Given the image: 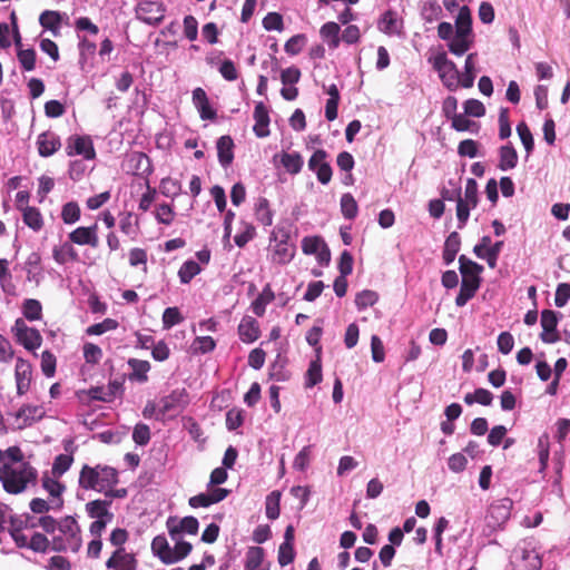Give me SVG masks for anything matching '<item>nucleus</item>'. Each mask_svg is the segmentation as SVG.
I'll return each instance as SVG.
<instances>
[{
	"instance_id": "obj_13",
	"label": "nucleus",
	"mask_w": 570,
	"mask_h": 570,
	"mask_svg": "<svg viewBox=\"0 0 570 570\" xmlns=\"http://www.w3.org/2000/svg\"><path fill=\"white\" fill-rule=\"evenodd\" d=\"M14 377L17 384V394L23 395L28 392L32 377L31 364L22 357L17 358Z\"/></svg>"
},
{
	"instance_id": "obj_64",
	"label": "nucleus",
	"mask_w": 570,
	"mask_h": 570,
	"mask_svg": "<svg viewBox=\"0 0 570 570\" xmlns=\"http://www.w3.org/2000/svg\"><path fill=\"white\" fill-rule=\"evenodd\" d=\"M50 548V541L48 540V538L40 533V532H35L32 535H31V539L29 541V549L35 551V552H39V553H46Z\"/></svg>"
},
{
	"instance_id": "obj_46",
	"label": "nucleus",
	"mask_w": 570,
	"mask_h": 570,
	"mask_svg": "<svg viewBox=\"0 0 570 570\" xmlns=\"http://www.w3.org/2000/svg\"><path fill=\"white\" fill-rule=\"evenodd\" d=\"M340 205L344 218L352 220L357 216L358 206L352 194H343L341 197Z\"/></svg>"
},
{
	"instance_id": "obj_34",
	"label": "nucleus",
	"mask_w": 570,
	"mask_h": 570,
	"mask_svg": "<svg viewBox=\"0 0 570 570\" xmlns=\"http://www.w3.org/2000/svg\"><path fill=\"white\" fill-rule=\"evenodd\" d=\"M52 257L58 264L63 265L67 261L77 262L78 253L70 243H63L53 247Z\"/></svg>"
},
{
	"instance_id": "obj_21",
	"label": "nucleus",
	"mask_w": 570,
	"mask_h": 570,
	"mask_svg": "<svg viewBox=\"0 0 570 570\" xmlns=\"http://www.w3.org/2000/svg\"><path fill=\"white\" fill-rule=\"evenodd\" d=\"M45 412L41 406L38 405H23L14 414L17 420H22V424L18 429L30 426L33 422L39 421L43 417Z\"/></svg>"
},
{
	"instance_id": "obj_10",
	"label": "nucleus",
	"mask_w": 570,
	"mask_h": 570,
	"mask_svg": "<svg viewBox=\"0 0 570 570\" xmlns=\"http://www.w3.org/2000/svg\"><path fill=\"white\" fill-rule=\"evenodd\" d=\"M512 505L513 502L509 498H503L493 502L490 505L487 515L489 525L494 528L501 527L503 523H505L510 519Z\"/></svg>"
},
{
	"instance_id": "obj_28",
	"label": "nucleus",
	"mask_w": 570,
	"mask_h": 570,
	"mask_svg": "<svg viewBox=\"0 0 570 570\" xmlns=\"http://www.w3.org/2000/svg\"><path fill=\"white\" fill-rule=\"evenodd\" d=\"M455 32L453 38L448 42V48L454 56L461 57L470 50L473 45V37Z\"/></svg>"
},
{
	"instance_id": "obj_38",
	"label": "nucleus",
	"mask_w": 570,
	"mask_h": 570,
	"mask_svg": "<svg viewBox=\"0 0 570 570\" xmlns=\"http://www.w3.org/2000/svg\"><path fill=\"white\" fill-rule=\"evenodd\" d=\"M42 488L49 492V494L53 498H58L59 502L57 504L58 509H61L63 505V500L61 499L62 493L66 490L65 484L61 482L50 478L47 473L42 476Z\"/></svg>"
},
{
	"instance_id": "obj_5",
	"label": "nucleus",
	"mask_w": 570,
	"mask_h": 570,
	"mask_svg": "<svg viewBox=\"0 0 570 570\" xmlns=\"http://www.w3.org/2000/svg\"><path fill=\"white\" fill-rule=\"evenodd\" d=\"M11 332L16 341L28 351L33 352L41 346L42 336L40 332L35 327H29L22 318L16 320Z\"/></svg>"
},
{
	"instance_id": "obj_41",
	"label": "nucleus",
	"mask_w": 570,
	"mask_h": 570,
	"mask_svg": "<svg viewBox=\"0 0 570 570\" xmlns=\"http://www.w3.org/2000/svg\"><path fill=\"white\" fill-rule=\"evenodd\" d=\"M200 272L202 267L199 264L193 259H188L180 266L178 277L181 284H189Z\"/></svg>"
},
{
	"instance_id": "obj_53",
	"label": "nucleus",
	"mask_w": 570,
	"mask_h": 570,
	"mask_svg": "<svg viewBox=\"0 0 570 570\" xmlns=\"http://www.w3.org/2000/svg\"><path fill=\"white\" fill-rule=\"evenodd\" d=\"M58 529L62 534L68 535L71 539H77L80 533V528L76 519L71 515H67L58 522Z\"/></svg>"
},
{
	"instance_id": "obj_23",
	"label": "nucleus",
	"mask_w": 570,
	"mask_h": 570,
	"mask_svg": "<svg viewBox=\"0 0 570 570\" xmlns=\"http://www.w3.org/2000/svg\"><path fill=\"white\" fill-rule=\"evenodd\" d=\"M63 18L68 19L67 13L65 12L45 10L39 17V23L41 27L57 36Z\"/></svg>"
},
{
	"instance_id": "obj_47",
	"label": "nucleus",
	"mask_w": 570,
	"mask_h": 570,
	"mask_svg": "<svg viewBox=\"0 0 570 570\" xmlns=\"http://www.w3.org/2000/svg\"><path fill=\"white\" fill-rule=\"evenodd\" d=\"M279 503H281V492L275 490L272 491L267 497L265 501V508H266V517L269 520H276L279 517Z\"/></svg>"
},
{
	"instance_id": "obj_50",
	"label": "nucleus",
	"mask_w": 570,
	"mask_h": 570,
	"mask_svg": "<svg viewBox=\"0 0 570 570\" xmlns=\"http://www.w3.org/2000/svg\"><path fill=\"white\" fill-rule=\"evenodd\" d=\"M269 379L276 382H285L289 380V373L285 368V361L281 360V355H277L276 360L269 367Z\"/></svg>"
},
{
	"instance_id": "obj_29",
	"label": "nucleus",
	"mask_w": 570,
	"mask_h": 570,
	"mask_svg": "<svg viewBox=\"0 0 570 570\" xmlns=\"http://www.w3.org/2000/svg\"><path fill=\"white\" fill-rule=\"evenodd\" d=\"M455 32H462L461 35L474 38L472 30V16L469 7L466 6L461 7L459 10L455 19Z\"/></svg>"
},
{
	"instance_id": "obj_56",
	"label": "nucleus",
	"mask_w": 570,
	"mask_h": 570,
	"mask_svg": "<svg viewBox=\"0 0 570 570\" xmlns=\"http://www.w3.org/2000/svg\"><path fill=\"white\" fill-rule=\"evenodd\" d=\"M275 255L278 257L279 264H287L289 263L294 257V247L288 245V242L286 239H279L278 242H275Z\"/></svg>"
},
{
	"instance_id": "obj_27",
	"label": "nucleus",
	"mask_w": 570,
	"mask_h": 570,
	"mask_svg": "<svg viewBox=\"0 0 570 570\" xmlns=\"http://www.w3.org/2000/svg\"><path fill=\"white\" fill-rule=\"evenodd\" d=\"M461 247V237L458 232H452L446 237L443 247L442 258L445 265H450L454 262Z\"/></svg>"
},
{
	"instance_id": "obj_20",
	"label": "nucleus",
	"mask_w": 570,
	"mask_h": 570,
	"mask_svg": "<svg viewBox=\"0 0 570 570\" xmlns=\"http://www.w3.org/2000/svg\"><path fill=\"white\" fill-rule=\"evenodd\" d=\"M131 372L128 374L130 382L146 383L148 381V372L150 371V363L148 361L129 358L127 361Z\"/></svg>"
},
{
	"instance_id": "obj_59",
	"label": "nucleus",
	"mask_w": 570,
	"mask_h": 570,
	"mask_svg": "<svg viewBox=\"0 0 570 570\" xmlns=\"http://www.w3.org/2000/svg\"><path fill=\"white\" fill-rule=\"evenodd\" d=\"M306 41L307 38L304 33L295 35L285 42L284 49L288 55L296 56L302 51Z\"/></svg>"
},
{
	"instance_id": "obj_11",
	"label": "nucleus",
	"mask_w": 570,
	"mask_h": 570,
	"mask_svg": "<svg viewBox=\"0 0 570 570\" xmlns=\"http://www.w3.org/2000/svg\"><path fill=\"white\" fill-rule=\"evenodd\" d=\"M167 529L170 539H179L183 533L196 534L199 529L198 520L193 517H184L179 522H176L174 518L167 520Z\"/></svg>"
},
{
	"instance_id": "obj_58",
	"label": "nucleus",
	"mask_w": 570,
	"mask_h": 570,
	"mask_svg": "<svg viewBox=\"0 0 570 570\" xmlns=\"http://www.w3.org/2000/svg\"><path fill=\"white\" fill-rule=\"evenodd\" d=\"M451 127L459 131V132H462V131H471V132H474L478 130V126H476V122L473 121V120H470L465 117L464 114H459L458 116H455L453 119H452V124H451Z\"/></svg>"
},
{
	"instance_id": "obj_48",
	"label": "nucleus",
	"mask_w": 570,
	"mask_h": 570,
	"mask_svg": "<svg viewBox=\"0 0 570 570\" xmlns=\"http://www.w3.org/2000/svg\"><path fill=\"white\" fill-rule=\"evenodd\" d=\"M40 262H41V257H40V254L37 253V252H32L27 261H26V266H27V279L29 282H36L37 284L39 283V276H40Z\"/></svg>"
},
{
	"instance_id": "obj_37",
	"label": "nucleus",
	"mask_w": 570,
	"mask_h": 570,
	"mask_svg": "<svg viewBox=\"0 0 570 570\" xmlns=\"http://www.w3.org/2000/svg\"><path fill=\"white\" fill-rule=\"evenodd\" d=\"M323 380L321 360H312L305 373V387L311 389L321 383Z\"/></svg>"
},
{
	"instance_id": "obj_14",
	"label": "nucleus",
	"mask_w": 570,
	"mask_h": 570,
	"mask_svg": "<svg viewBox=\"0 0 570 570\" xmlns=\"http://www.w3.org/2000/svg\"><path fill=\"white\" fill-rule=\"evenodd\" d=\"M377 28L387 36H401L403 30V20L397 17V12L389 9L377 21Z\"/></svg>"
},
{
	"instance_id": "obj_8",
	"label": "nucleus",
	"mask_w": 570,
	"mask_h": 570,
	"mask_svg": "<svg viewBox=\"0 0 570 570\" xmlns=\"http://www.w3.org/2000/svg\"><path fill=\"white\" fill-rule=\"evenodd\" d=\"M188 403L186 389H176L160 399L158 413L165 415L170 412L183 411Z\"/></svg>"
},
{
	"instance_id": "obj_12",
	"label": "nucleus",
	"mask_w": 570,
	"mask_h": 570,
	"mask_svg": "<svg viewBox=\"0 0 570 570\" xmlns=\"http://www.w3.org/2000/svg\"><path fill=\"white\" fill-rule=\"evenodd\" d=\"M97 229V224L87 227L80 226L69 233L68 237L72 244L80 246L88 245L96 248L99 245Z\"/></svg>"
},
{
	"instance_id": "obj_4",
	"label": "nucleus",
	"mask_w": 570,
	"mask_h": 570,
	"mask_svg": "<svg viewBox=\"0 0 570 570\" xmlns=\"http://www.w3.org/2000/svg\"><path fill=\"white\" fill-rule=\"evenodd\" d=\"M434 70L439 73L442 83L451 91L460 85V72L456 65L450 60L444 51L439 52L432 60Z\"/></svg>"
},
{
	"instance_id": "obj_3",
	"label": "nucleus",
	"mask_w": 570,
	"mask_h": 570,
	"mask_svg": "<svg viewBox=\"0 0 570 570\" xmlns=\"http://www.w3.org/2000/svg\"><path fill=\"white\" fill-rule=\"evenodd\" d=\"M513 570H541L542 560L537 550V541L527 538L517 543L510 554Z\"/></svg>"
},
{
	"instance_id": "obj_62",
	"label": "nucleus",
	"mask_w": 570,
	"mask_h": 570,
	"mask_svg": "<svg viewBox=\"0 0 570 570\" xmlns=\"http://www.w3.org/2000/svg\"><path fill=\"white\" fill-rule=\"evenodd\" d=\"M57 360L53 353L46 350L41 354V371L46 377H52L56 373Z\"/></svg>"
},
{
	"instance_id": "obj_55",
	"label": "nucleus",
	"mask_w": 570,
	"mask_h": 570,
	"mask_svg": "<svg viewBox=\"0 0 570 570\" xmlns=\"http://www.w3.org/2000/svg\"><path fill=\"white\" fill-rule=\"evenodd\" d=\"M80 218V207L76 202L66 203L62 206L61 210V219L65 224L71 225L79 220Z\"/></svg>"
},
{
	"instance_id": "obj_40",
	"label": "nucleus",
	"mask_w": 570,
	"mask_h": 570,
	"mask_svg": "<svg viewBox=\"0 0 570 570\" xmlns=\"http://www.w3.org/2000/svg\"><path fill=\"white\" fill-rule=\"evenodd\" d=\"M22 315L26 320L39 321L42 317V305L36 298H26L22 303Z\"/></svg>"
},
{
	"instance_id": "obj_57",
	"label": "nucleus",
	"mask_w": 570,
	"mask_h": 570,
	"mask_svg": "<svg viewBox=\"0 0 570 570\" xmlns=\"http://www.w3.org/2000/svg\"><path fill=\"white\" fill-rule=\"evenodd\" d=\"M159 189L164 196L175 198L181 193V185L178 180L166 177L161 179Z\"/></svg>"
},
{
	"instance_id": "obj_25",
	"label": "nucleus",
	"mask_w": 570,
	"mask_h": 570,
	"mask_svg": "<svg viewBox=\"0 0 570 570\" xmlns=\"http://www.w3.org/2000/svg\"><path fill=\"white\" fill-rule=\"evenodd\" d=\"M499 158L498 168L502 171L513 169L518 165V153L511 142L500 147Z\"/></svg>"
},
{
	"instance_id": "obj_19",
	"label": "nucleus",
	"mask_w": 570,
	"mask_h": 570,
	"mask_svg": "<svg viewBox=\"0 0 570 570\" xmlns=\"http://www.w3.org/2000/svg\"><path fill=\"white\" fill-rule=\"evenodd\" d=\"M234 140L230 136H220L216 141L217 157L222 167L227 168L234 160Z\"/></svg>"
},
{
	"instance_id": "obj_35",
	"label": "nucleus",
	"mask_w": 570,
	"mask_h": 570,
	"mask_svg": "<svg viewBox=\"0 0 570 570\" xmlns=\"http://www.w3.org/2000/svg\"><path fill=\"white\" fill-rule=\"evenodd\" d=\"M175 541V548L171 549V553H169V557L167 561H169V564L177 563L185 559L193 550L191 543L188 541L183 540L180 537L179 539H171Z\"/></svg>"
},
{
	"instance_id": "obj_60",
	"label": "nucleus",
	"mask_w": 570,
	"mask_h": 570,
	"mask_svg": "<svg viewBox=\"0 0 570 570\" xmlns=\"http://www.w3.org/2000/svg\"><path fill=\"white\" fill-rule=\"evenodd\" d=\"M132 440L139 446H145L150 441V429L145 423H137L132 431Z\"/></svg>"
},
{
	"instance_id": "obj_24",
	"label": "nucleus",
	"mask_w": 570,
	"mask_h": 570,
	"mask_svg": "<svg viewBox=\"0 0 570 570\" xmlns=\"http://www.w3.org/2000/svg\"><path fill=\"white\" fill-rule=\"evenodd\" d=\"M110 504L111 501L97 499L86 504V511L92 519H106L107 521H111L114 513L109 511Z\"/></svg>"
},
{
	"instance_id": "obj_63",
	"label": "nucleus",
	"mask_w": 570,
	"mask_h": 570,
	"mask_svg": "<svg viewBox=\"0 0 570 570\" xmlns=\"http://www.w3.org/2000/svg\"><path fill=\"white\" fill-rule=\"evenodd\" d=\"M184 317L181 316L178 307H167L163 313V326L166 330L181 323Z\"/></svg>"
},
{
	"instance_id": "obj_6",
	"label": "nucleus",
	"mask_w": 570,
	"mask_h": 570,
	"mask_svg": "<svg viewBox=\"0 0 570 570\" xmlns=\"http://www.w3.org/2000/svg\"><path fill=\"white\" fill-rule=\"evenodd\" d=\"M562 314L560 312L553 309H543L541 312V326L542 332L540 334V340L547 344H553L561 340V335L558 332V323Z\"/></svg>"
},
{
	"instance_id": "obj_42",
	"label": "nucleus",
	"mask_w": 570,
	"mask_h": 570,
	"mask_svg": "<svg viewBox=\"0 0 570 570\" xmlns=\"http://www.w3.org/2000/svg\"><path fill=\"white\" fill-rule=\"evenodd\" d=\"M22 218L23 223L35 232L40 230L43 226L42 216L37 207L27 206L23 208Z\"/></svg>"
},
{
	"instance_id": "obj_33",
	"label": "nucleus",
	"mask_w": 570,
	"mask_h": 570,
	"mask_svg": "<svg viewBox=\"0 0 570 570\" xmlns=\"http://www.w3.org/2000/svg\"><path fill=\"white\" fill-rule=\"evenodd\" d=\"M98 473L100 488L99 492L104 491L106 488H114L118 482V471L109 465L98 464Z\"/></svg>"
},
{
	"instance_id": "obj_49",
	"label": "nucleus",
	"mask_w": 570,
	"mask_h": 570,
	"mask_svg": "<svg viewBox=\"0 0 570 570\" xmlns=\"http://www.w3.org/2000/svg\"><path fill=\"white\" fill-rule=\"evenodd\" d=\"M379 301V294L372 289H363L355 296V305L358 311L373 306Z\"/></svg>"
},
{
	"instance_id": "obj_52",
	"label": "nucleus",
	"mask_w": 570,
	"mask_h": 570,
	"mask_svg": "<svg viewBox=\"0 0 570 570\" xmlns=\"http://www.w3.org/2000/svg\"><path fill=\"white\" fill-rule=\"evenodd\" d=\"M17 57L24 71H32L36 68V50L33 48L18 49Z\"/></svg>"
},
{
	"instance_id": "obj_45",
	"label": "nucleus",
	"mask_w": 570,
	"mask_h": 570,
	"mask_svg": "<svg viewBox=\"0 0 570 570\" xmlns=\"http://www.w3.org/2000/svg\"><path fill=\"white\" fill-rule=\"evenodd\" d=\"M255 212L258 222L264 226H271L273 224V212L269 208V202L267 198H258L255 205Z\"/></svg>"
},
{
	"instance_id": "obj_39",
	"label": "nucleus",
	"mask_w": 570,
	"mask_h": 570,
	"mask_svg": "<svg viewBox=\"0 0 570 570\" xmlns=\"http://www.w3.org/2000/svg\"><path fill=\"white\" fill-rule=\"evenodd\" d=\"M265 558V551L261 547H249L244 562L245 570H258Z\"/></svg>"
},
{
	"instance_id": "obj_32",
	"label": "nucleus",
	"mask_w": 570,
	"mask_h": 570,
	"mask_svg": "<svg viewBox=\"0 0 570 570\" xmlns=\"http://www.w3.org/2000/svg\"><path fill=\"white\" fill-rule=\"evenodd\" d=\"M151 552L155 557H157L163 563L169 564L167 561L169 553H171V548L164 534L156 535L151 541Z\"/></svg>"
},
{
	"instance_id": "obj_51",
	"label": "nucleus",
	"mask_w": 570,
	"mask_h": 570,
	"mask_svg": "<svg viewBox=\"0 0 570 570\" xmlns=\"http://www.w3.org/2000/svg\"><path fill=\"white\" fill-rule=\"evenodd\" d=\"M421 14L426 22H433L442 16V8L436 0H428L422 6Z\"/></svg>"
},
{
	"instance_id": "obj_22",
	"label": "nucleus",
	"mask_w": 570,
	"mask_h": 570,
	"mask_svg": "<svg viewBox=\"0 0 570 570\" xmlns=\"http://www.w3.org/2000/svg\"><path fill=\"white\" fill-rule=\"evenodd\" d=\"M134 174L147 178L153 173V164L150 158L142 151H135L129 159Z\"/></svg>"
},
{
	"instance_id": "obj_1",
	"label": "nucleus",
	"mask_w": 570,
	"mask_h": 570,
	"mask_svg": "<svg viewBox=\"0 0 570 570\" xmlns=\"http://www.w3.org/2000/svg\"><path fill=\"white\" fill-rule=\"evenodd\" d=\"M38 471L29 462H22L19 466L9 463L0 465V482L9 494H20L29 485H36Z\"/></svg>"
},
{
	"instance_id": "obj_9",
	"label": "nucleus",
	"mask_w": 570,
	"mask_h": 570,
	"mask_svg": "<svg viewBox=\"0 0 570 570\" xmlns=\"http://www.w3.org/2000/svg\"><path fill=\"white\" fill-rule=\"evenodd\" d=\"M66 153L68 156L80 155L87 160L96 157L94 144L89 136H70L67 140Z\"/></svg>"
},
{
	"instance_id": "obj_43",
	"label": "nucleus",
	"mask_w": 570,
	"mask_h": 570,
	"mask_svg": "<svg viewBox=\"0 0 570 570\" xmlns=\"http://www.w3.org/2000/svg\"><path fill=\"white\" fill-rule=\"evenodd\" d=\"M79 65L83 69L85 65L95 57L97 46L86 37L79 39Z\"/></svg>"
},
{
	"instance_id": "obj_16",
	"label": "nucleus",
	"mask_w": 570,
	"mask_h": 570,
	"mask_svg": "<svg viewBox=\"0 0 570 570\" xmlns=\"http://www.w3.org/2000/svg\"><path fill=\"white\" fill-rule=\"evenodd\" d=\"M193 104L203 120H215L216 110L210 106L206 91L198 87L193 90Z\"/></svg>"
},
{
	"instance_id": "obj_61",
	"label": "nucleus",
	"mask_w": 570,
	"mask_h": 570,
	"mask_svg": "<svg viewBox=\"0 0 570 570\" xmlns=\"http://www.w3.org/2000/svg\"><path fill=\"white\" fill-rule=\"evenodd\" d=\"M244 423V411L233 407L226 413V428L228 431H235Z\"/></svg>"
},
{
	"instance_id": "obj_30",
	"label": "nucleus",
	"mask_w": 570,
	"mask_h": 570,
	"mask_svg": "<svg viewBox=\"0 0 570 570\" xmlns=\"http://www.w3.org/2000/svg\"><path fill=\"white\" fill-rule=\"evenodd\" d=\"M281 164L291 175H297L304 165L302 155L297 151L283 153L281 155Z\"/></svg>"
},
{
	"instance_id": "obj_26",
	"label": "nucleus",
	"mask_w": 570,
	"mask_h": 570,
	"mask_svg": "<svg viewBox=\"0 0 570 570\" xmlns=\"http://www.w3.org/2000/svg\"><path fill=\"white\" fill-rule=\"evenodd\" d=\"M98 465L91 468L85 464L80 471L79 475V485L85 490H96L99 491L100 481L98 473Z\"/></svg>"
},
{
	"instance_id": "obj_7",
	"label": "nucleus",
	"mask_w": 570,
	"mask_h": 570,
	"mask_svg": "<svg viewBox=\"0 0 570 570\" xmlns=\"http://www.w3.org/2000/svg\"><path fill=\"white\" fill-rule=\"evenodd\" d=\"M137 14L149 26H158L165 18L166 8L163 2L142 0L137 4Z\"/></svg>"
},
{
	"instance_id": "obj_44",
	"label": "nucleus",
	"mask_w": 570,
	"mask_h": 570,
	"mask_svg": "<svg viewBox=\"0 0 570 570\" xmlns=\"http://www.w3.org/2000/svg\"><path fill=\"white\" fill-rule=\"evenodd\" d=\"M476 57V53H469L465 63H464V72L460 73V85L463 88H471L474 83L475 79V66H474V59Z\"/></svg>"
},
{
	"instance_id": "obj_31",
	"label": "nucleus",
	"mask_w": 570,
	"mask_h": 570,
	"mask_svg": "<svg viewBox=\"0 0 570 570\" xmlns=\"http://www.w3.org/2000/svg\"><path fill=\"white\" fill-rule=\"evenodd\" d=\"M340 31L341 28L336 22L328 21L321 27L320 35L328 42L330 48L336 49L341 42Z\"/></svg>"
},
{
	"instance_id": "obj_54",
	"label": "nucleus",
	"mask_w": 570,
	"mask_h": 570,
	"mask_svg": "<svg viewBox=\"0 0 570 570\" xmlns=\"http://www.w3.org/2000/svg\"><path fill=\"white\" fill-rule=\"evenodd\" d=\"M517 132L529 156L534 149V139L531 130L524 121H521L517 125Z\"/></svg>"
},
{
	"instance_id": "obj_17",
	"label": "nucleus",
	"mask_w": 570,
	"mask_h": 570,
	"mask_svg": "<svg viewBox=\"0 0 570 570\" xmlns=\"http://www.w3.org/2000/svg\"><path fill=\"white\" fill-rule=\"evenodd\" d=\"M239 340L246 344L254 343L261 335L258 322L252 316H244L237 328Z\"/></svg>"
},
{
	"instance_id": "obj_36",
	"label": "nucleus",
	"mask_w": 570,
	"mask_h": 570,
	"mask_svg": "<svg viewBox=\"0 0 570 570\" xmlns=\"http://www.w3.org/2000/svg\"><path fill=\"white\" fill-rule=\"evenodd\" d=\"M275 298L274 292L269 285H266L262 293L252 302V309L255 315L263 316L266 311V305Z\"/></svg>"
},
{
	"instance_id": "obj_2",
	"label": "nucleus",
	"mask_w": 570,
	"mask_h": 570,
	"mask_svg": "<svg viewBox=\"0 0 570 570\" xmlns=\"http://www.w3.org/2000/svg\"><path fill=\"white\" fill-rule=\"evenodd\" d=\"M459 265L462 282L460 292L455 297V305L458 307H463L479 291L482 283L481 274L483 273L484 267L465 255H461L459 257Z\"/></svg>"
},
{
	"instance_id": "obj_15",
	"label": "nucleus",
	"mask_w": 570,
	"mask_h": 570,
	"mask_svg": "<svg viewBox=\"0 0 570 570\" xmlns=\"http://www.w3.org/2000/svg\"><path fill=\"white\" fill-rule=\"evenodd\" d=\"M38 153L41 157H50L61 147L60 137L50 130L43 131L37 137Z\"/></svg>"
},
{
	"instance_id": "obj_18",
	"label": "nucleus",
	"mask_w": 570,
	"mask_h": 570,
	"mask_svg": "<svg viewBox=\"0 0 570 570\" xmlns=\"http://www.w3.org/2000/svg\"><path fill=\"white\" fill-rule=\"evenodd\" d=\"M254 119L255 125L253 130L258 138H265L269 135V115L268 109L263 101H259L255 105L254 108Z\"/></svg>"
}]
</instances>
